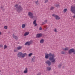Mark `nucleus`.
Returning <instances> with one entry per match:
<instances>
[{"instance_id": "nucleus-1", "label": "nucleus", "mask_w": 75, "mask_h": 75, "mask_svg": "<svg viewBox=\"0 0 75 75\" xmlns=\"http://www.w3.org/2000/svg\"><path fill=\"white\" fill-rule=\"evenodd\" d=\"M55 57V55L54 54H52L50 53L49 54H45V58L48 59L49 58V59L50 61H51L52 63H55V59L54 58Z\"/></svg>"}, {"instance_id": "nucleus-2", "label": "nucleus", "mask_w": 75, "mask_h": 75, "mask_svg": "<svg viewBox=\"0 0 75 75\" xmlns=\"http://www.w3.org/2000/svg\"><path fill=\"white\" fill-rule=\"evenodd\" d=\"M14 7L16 8V11L18 13H20L23 10V8L20 5L18 6V4H16L15 5Z\"/></svg>"}, {"instance_id": "nucleus-3", "label": "nucleus", "mask_w": 75, "mask_h": 75, "mask_svg": "<svg viewBox=\"0 0 75 75\" xmlns=\"http://www.w3.org/2000/svg\"><path fill=\"white\" fill-rule=\"evenodd\" d=\"M26 55H27L26 53L23 54L21 52H19L18 53L17 56L19 58H24Z\"/></svg>"}, {"instance_id": "nucleus-4", "label": "nucleus", "mask_w": 75, "mask_h": 75, "mask_svg": "<svg viewBox=\"0 0 75 75\" xmlns=\"http://www.w3.org/2000/svg\"><path fill=\"white\" fill-rule=\"evenodd\" d=\"M28 16L30 18H32V19H35V16L33 15V13L29 12H28Z\"/></svg>"}, {"instance_id": "nucleus-5", "label": "nucleus", "mask_w": 75, "mask_h": 75, "mask_svg": "<svg viewBox=\"0 0 75 75\" xmlns=\"http://www.w3.org/2000/svg\"><path fill=\"white\" fill-rule=\"evenodd\" d=\"M70 11L72 13L75 14V5L74 6H71Z\"/></svg>"}, {"instance_id": "nucleus-6", "label": "nucleus", "mask_w": 75, "mask_h": 75, "mask_svg": "<svg viewBox=\"0 0 75 75\" xmlns=\"http://www.w3.org/2000/svg\"><path fill=\"white\" fill-rule=\"evenodd\" d=\"M68 52L69 54H72V52L74 54H75V49H70L68 51Z\"/></svg>"}, {"instance_id": "nucleus-7", "label": "nucleus", "mask_w": 75, "mask_h": 75, "mask_svg": "<svg viewBox=\"0 0 75 75\" xmlns=\"http://www.w3.org/2000/svg\"><path fill=\"white\" fill-rule=\"evenodd\" d=\"M45 63L47 64L49 67L51 65V62L49 60H47L45 62Z\"/></svg>"}, {"instance_id": "nucleus-8", "label": "nucleus", "mask_w": 75, "mask_h": 75, "mask_svg": "<svg viewBox=\"0 0 75 75\" xmlns=\"http://www.w3.org/2000/svg\"><path fill=\"white\" fill-rule=\"evenodd\" d=\"M52 16L54 17H55L56 20H60V18L58 15L53 14Z\"/></svg>"}, {"instance_id": "nucleus-9", "label": "nucleus", "mask_w": 75, "mask_h": 75, "mask_svg": "<svg viewBox=\"0 0 75 75\" xmlns=\"http://www.w3.org/2000/svg\"><path fill=\"white\" fill-rule=\"evenodd\" d=\"M42 33L38 34L36 35V38H40L41 37H42Z\"/></svg>"}, {"instance_id": "nucleus-10", "label": "nucleus", "mask_w": 75, "mask_h": 75, "mask_svg": "<svg viewBox=\"0 0 75 75\" xmlns=\"http://www.w3.org/2000/svg\"><path fill=\"white\" fill-rule=\"evenodd\" d=\"M27 72H28V69H27V68H26L25 70L23 71V73H24L25 74H27Z\"/></svg>"}, {"instance_id": "nucleus-11", "label": "nucleus", "mask_w": 75, "mask_h": 75, "mask_svg": "<svg viewBox=\"0 0 75 75\" xmlns=\"http://www.w3.org/2000/svg\"><path fill=\"white\" fill-rule=\"evenodd\" d=\"M13 37L14 38L15 40H18V37L14 35V33L13 35Z\"/></svg>"}, {"instance_id": "nucleus-12", "label": "nucleus", "mask_w": 75, "mask_h": 75, "mask_svg": "<svg viewBox=\"0 0 75 75\" xmlns=\"http://www.w3.org/2000/svg\"><path fill=\"white\" fill-rule=\"evenodd\" d=\"M31 44V43L30 42H27L25 44V45H30Z\"/></svg>"}, {"instance_id": "nucleus-13", "label": "nucleus", "mask_w": 75, "mask_h": 75, "mask_svg": "<svg viewBox=\"0 0 75 75\" xmlns=\"http://www.w3.org/2000/svg\"><path fill=\"white\" fill-rule=\"evenodd\" d=\"M35 57L34 56L33 58L32 59V62H35Z\"/></svg>"}, {"instance_id": "nucleus-14", "label": "nucleus", "mask_w": 75, "mask_h": 75, "mask_svg": "<svg viewBox=\"0 0 75 75\" xmlns=\"http://www.w3.org/2000/svg\"><path fill=\"white\" fill-rule=\"evenodd\" d=\"M22 48V46H18L17 47V49L18 50H21Z\"/></svg>"}, {"instance_id": "nucleus-15", "label": "nucleus", "mask_w": 75, "mask_h": 75, "mask_svg": "<svg viewBox=\"0 0 75 75\" xmlns=\"http://www.w3.org/2000/svg\"><path fill=\"white\" fill-rule=\"evenodd\" d=\"M47 71H50L51 69V68L50 67H47Z\"/></svg>"}, {"instance_id": "nucleus-16", "label": "nucleus", "mask_w": 75, "mask_h": 75, "mask_svg": "<svg viewBox=\"0 0 75 75\" xmlns=\"http://www.w3.org/2000/svg\"><path fill=\"white\" fill-rule=\"evenodd\" d=\"M29 34V32H25L24 35V36H26V35H28Z\"/></svg>"}, {"instance_id": "nucleus-17", "label": "nucleus", "mask_w": 75, "mask_h": 75, "mask_svg": "<svg viewBox=\"0 0 75 75\" xmlns=\"http://www.w3.org/2000/svg\"><path fill=\"white\" fill-rule=\"evenodd\" d=\"M44 39H42L40 40V42L41 44H43V43H44Z\"/></svg>"}, {"instance_id": "nucleus-18", "label": "nucleus", "mask_w": 75, "mask_h": 75, "mask_svg": "<svg viewBox=\"0 0 75 75\" xmlns=\"http://www.w3.org/2000/svg\"><path fill=\"white\" fill-rule=\"evenodd\" d=\"M25 24H23L22 25V28H25Z\"/></svg>"}, {"instance_id": "nucleus-19", "label": "nucleus", "mask_w": 75, "mask_h": 75, "mask_svg": "<svg viewBox=\"0 0 75 75\" xmlns=\"http://www.w3.org/2000/svg\"><path fill=\"white\" fill-rule=\"evenodd\" d=\"M61 54H65V52L63 51H62L61 52Z\"/></svg>"}, {"instance_id": "nucleus-20", "label": "nucleus", "mask_w": 75, "mask_h": 75, "mask_svg": "<svg viewBox=\"0 0 75 75\" xmlns=\"http://www.w3.org/2000/svg\"><path fill=\"white\" fill-rule=\"evenodd\" d=\"M54 8V7L53 6H51L50 8V10H53Z\"/></svg>"}, {"instance_id": "nucleus-21", "label": "nucleus", "mask_w": 75, "mask_h": 75, "mask_svg": "<svg viewBox=\"0 0 75 75\" xmlns=\"http://www.w3.org/2000/svg\"><path fill=\"white\" fill-rule=\"evenodd\" d=\"M67 11V9L65 8V9H64V10H63V12H64V13H66V11Z\"/></svg>"}, {"instance_id": "nucleus-22", "label": "nucleus", "mask_w": 75, "mask_h": 75, "mask_svg": "<svg viewBox=\"0 0 75 75\" xmlns=\"http://www.w3.org/2000/svg\"><path fill=\"white\" fill-rule=\"evenodd\" d=\"M61 66H62L61 65V64H59V65L58 66V68H60L61 67Z\"/></svg>"}, {"instance_id": "nucleus-23", "label": "nucleus", "mask_w": 75, "mask_h": 75, "mask_svg": "<svg viewBox=\"0 0 75 75\" xmlns=\"http://www.w3.org/2000/svg\"><path fill=\"white\" fill-rule=\"evenodd\" d=\"M69 50V49H68V47H66L64 49V51H68Z\"/></svg>"}, {"instance_id": "nucleus-24", "label": "nucleus", "mask_w": 75, "mask_h": 75, "mask_svg": "<svg viewBox=\"0 0 75 75\" xmlns=\"http://www.w3.org/2000/svg\"><path fill=\"white\" fill-rule=\"evenodd\" d=\"M38 1L37 0L36 1H35V4H38Z\"/></svg>"}, {"instance_id": "nucleus-25", "label": "nucleus", "mask_w": 75, "mask_h": 75, "mask_svg": "<svg viewBox=\"0 0 75 75\" xmlns=\"http://www.w3.org/2000/svg\"><path fill=\"white\" fill-rule=\"evenodd\" d=\"M7 48V46L6 45H4V49H6V48Z\"/></svg>"}, {"instance_id": "nucleus-26", "label": "nucleus", "mask_w": 75, "mask_h": 75, "mask_svg": "<svg viewBox=\"0 0 75 75\" xmlns=\"http://www.w3.org/2000/svg\"><path fill=\"white\" fill-rule=\"evenodd\" d=\"M31 55H33V53H30L28 54L29 57H31Z\"/></svg>"}, {"instance_id": "nucleus-27", "label": "nucleus", "mask_w": 75, "mask_h": 75, "mask_svg": "<svg viewBox=\"0 0 75 75\" xmlns=\"http://www.w3.org/2000/svg\"><path fill=\"white\" fill-rule=\"evenodd\" d=\"M33 24H36V20H35L33 22Z\"/></svg>"}, {"instance_id": "nucleus-28", "label": "nucleus", "mask_w": 75, "mask_h": 75, "mask_svg": "<svg viewBox=\"0 0 75 75\" xmlns=\"http://www.w3.org/2000/svg\"><path fill=\"white\" fill-rule=\"evenodd\" d=\"M54 31V32H56V33H57V28H55Z\"/></svg>"}, {"instance_id": "nucleus-29", "label": "nucleus", "mask_w": 75, "mask_h": 75, "mask_svg": "<svg viewBox=\"0 0 75 75\" xmlns=\"http://www.w3.org/2000/svg\"><path fill=\"white\" fill-rule=\"evenodd\" d=\"M48 0H45V3H47L48 2Z\"/></svg>"}, {"instance_id": "nucleus-30", "label": "nucleus", "mask_w": 75, "mask_h": 75, "mask_svg": "<svg viewBox=\"0 0 75 75\" xmlns=\"http://www.w3.org/2000/svg\"><path fill=\"white\" fill-rule=\"evenodd\" d=\"M41 75V72H39L38 73L37 75Z\"/></svg>"}, {"instance_id": "nucleus-31", "label": "nucleus", "mask_w": 75, "mask_h": 75, "mask_svg": "<svg viewBox=\"0 0 75 75\" xmlns=\"http://www.w3.org/2000/svg\"><path fill=\"white\" fill-rule=\"evenodd\" d=\"M17 51H18L17 49H15L14 50V52H17Z\"/></svg>"}, {"instance_id": "nucleus-32", "label": "nucleus", "mask_w": 75, "mask_h": 75, "mask_svg": "<svg viewBox=\"0 0 75 75\" xmlns=\"http://www.w3.org/2000/svg\"><path fill=\"white\" fill-rule=\"evenodd\" d=\"M55 6L56 7H58L59 6V4L56 5Z\"/></svg>"}, {"instance_id": "nucleus-33", "label": "nucleus", "mask_w": 75, "mask_h": 75, "mask_svg": "<svg viewBox=\"0 0 75 75\" xmlns=\"http://www.w3.org/2000/svg\"><path fill=\"white\" fill-rule=\"evenodd\" d=\"M5 29H7V26H5L4 27Z\"/></svg>"}, {"instance_id": "nucleus-34", "label": "nucleus", "mask_w": 75, "mask_h": 75, "mask_svg": "<svg viewBox=\"0 0 75 75\" xmlns=\"http://www.w3.org/2000/svg\"><path fill=\"white\" fill-rule=\"evenodd\" d=\"M3 45H0V48H3Z\"/></svg>"}, {"instance_id": "nucleus-35", "label": "nucleus", "mask_w": 75, "mask_h": 75, "mask_svg": "<svg viewBox=\"0 0 75 75\" xmlns=\"http://www.w3.org/2000/svg\"><path fill=\"white\" fill-rule=\"evenodd\" d=\"M42 30V28L41 27H40L39 28V30Z\"/></svg>"}, {"instance_id": "nucleus-36", "label": "nucleus", "mask_w": 75, "mask_h": 75, "mask_svg": "<svg viewBox=\"0 0 75 75\" xmlns=\"http://www.w3.org/2000/svg\"><path fill=\"white\" fill-rule=\"evenodd\" d=\"M44 22L45 23H47V20H45L44 21Z\"/></svg>"}, {"instance_id": "nucleus-37", "label": "nucleus", "mask_w": 75, "mask_h": 75, "mask_svg": "<svg viewBox=\"0 0 75 75\" xmlns=\"http://www.w3.org/2000/svg\"><path fill=\"white\" fill-rule=\"evenodd\" d=\"M5 10V9L3 8L2 9V11H4Z\"/></svg>"}, {"instance_id": "nucleus-38", "label": "nucleus", "mask_w": 75, "mask_h": 75, "mask_svg": "<svg viewBox=\"0 0 75 75\" xmlns=\"http://www.w3.org/2000/svg\"><path fill=\"white\" fill-rule=\"evenodd\" d=\"M44 24H45V23H44V22H42V25H44Z\"/></svg>"}, {"instance_id": "nucleus-39", "label": "nucleus", "mask_w": 75, "mask_h": 75, "mask_svg": "<svg viewBox=\"0 0 75 75\" xmlns=\"http://www.w3.org/2000/svg\"><path fill=\"white\" fill-rule=\"evenodd\" d=\"M35 24V26H37V24L35 23V24Z\"/></svg>"}, {"instance_id": "nucleus-40", "label": "nucleus", "mask_w": 75, "mask_h": 75, "mask_svg": "<svg viewBox=\"0 0 75 75\" xmlns=\"http://www.w3.org/2000/svg\"><path fill=\"white\" fill-rule=\"evenodd\" d=\"M4 7V6H2L0 7V8H1H1H3Z\"/></svg>"}, {"instance_id": "nucleus-41", "label": "nucleus", "mask_w": 75, "mask_h": 75, "mask_svg": "<svg viewBox=\"0 0 75 75\" xmlns=\"http://www.w3.org/2000/svg\"><path fill=\"white\" fill-rule=\"evenodd\" d=\"M62 50H64V48H62Z\"/></svg>"}, {"instance_id": "nucleus-42", "label": "nucleus", "mask_w": 75, "mask_h": 75, "mask_svg": "<svg viewBox=\"0 0 75 75\" xmlns=\"http://www.w3.org/2000/svg\"><path fill=\"white\" fill-rule=\"evenodd\" d=\"M1 32H0V35H1Z\"/></svg>"}, {"instance_id": "nucleus-43", "label": "nucleus", "mask_w": 75, "mask_h": 75, "mask_svg": "<svg viewBox=\"0 0 75 75\" xmlns=\"http://www.w3.org/2000/svg\"><path fill=\"white\" fill-rule=\"evenodd\" d=\"M0 72H1V70H0Z\"/></svg>"}, {"instance_id": "nucleus-44", "label": "nucleus", "mask_w": 75, "mask_h": 75, "mask_svg": "<svg viewBox=\"0 0 75 75\" xmlns=\"http://www.w3.org/2000/svg\"><path fill=\"white\" fill-rule=\"evenodd\" d=\"M74 1H75V0H74Z\"/></svg>"}]
</instances>
